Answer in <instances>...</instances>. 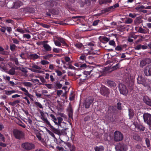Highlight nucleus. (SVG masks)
<instances>
[{
  "instance_id": "f257e3e1",
  "label": "nucleus",
  "mask_w": 151,
  "mask_h": 151,
  "mask_svg": "<svg viewBox=\"0 0 151 151\" xmlns=\"http://www.w3.org/2000/svg\"><path fill=\"white\" fill-rule=\"evenodd\" d=\"M92 70L89 71H84L81 74L77 75L79 76L77 78L79 79V80L80 82H79V85L82 84L86 80L91 77V73Z\"/></svg>"
},
{
  "instance_id": "f03ea898",
  "label": "nucleus",
  "mask_w": 151,
  "mask_h": 151,
  "mask_svg": "<svg viewBox=\"0 0 151 151\" xmlns=\"http://www.w3.org/2000/svg\"><path fill=\"white\" fill-rule=\"evenodd\" d=\"M21 147L23 150L29 151L34 149L35 146L33 143L26 142L22 143L21 145Z\"/></svg>"
},
{
  "instance_id": "7ed1b4c3",
  "label": "nucleus",
  "mask_w": 151,
  "mask_h": 151,
  "mask_svg": "<svg viewBox=\"0 0 151 151\" xmlns=\"http://www.w3.org/2000/svg\"><path fill=\"white\" fill-rule=\"evenodd\" d=\"M13 134L15 138L18 139H23L24 138V133L22 131L17 129H14Z\"/></svg>"
},
{
  "instance_id": "20e7f679",
  "label": "nucleus",
  "mask_w": 151,
  "mask_h": 151,
  "mask_svg": "<svg viewBox=\"0 0 151 151\" xmlns=\"http://www.w3.org/2000/svg\"><path fill=\"white\" fill-rule=\"evenodd\" d=\"M123 139V135L120 132L116 130L114 133V139L115 142L121 141Z\"/></svg>"
},
{
  "instance_id": "39448f33",
  "label": "nucleus",
  "mask_w": 151,
  "mask_h": 151,
  "mask_svg": "<svg viewBox=\"0 0 151 151\" xmlns=\"http://www.w3.org/2000/svg\"><path fill=\"white\" fill-rule=\"evenodd\" d=\"M100 93L102 95L106 97H109L110 91L108 88L104 86H102L100 89Z\"/></svg>"
},
{
  "instance_id": "423d86ee",
  "label": "nucleus",
  "mask_w": 151,
  "mask_h": 151,
  "mask_svg": "<svg viewBox=\"0 0 151 151\" xmlns=\"http://www.w3.org/2000/svg\"><path fill=\"white\" fill-rule=\"evenodd\" d=\"M119 89L120 93L123 95H126L128 93L126 86L123 84L121 83L119 85Z\"/></svg>"
},
{
  "instance_id": "0eeeda50",
  "label": "nucleus",
  "mask_w": 151,
  "mask_h": 151,
  "mask_svg": "<svg viewBox=\"0 0 151 151\" xmlns=\"http://www.w3.org/2000/svg\"><path fill=\"white\" fill-rule=\"evenodd\" d=\"M137 83L139 84H142L144 87H147L149 85V83L145 78L140 76L137 79Z\"/></svg>"
},
{
  "instance_id": "6e6552de",
  "label": "nucleus",
  "mask_w": 151,
  "mask_h": 151,
  "mask_svg": "<svg viewBox=\"0 0 151 151\" xmlns=\"http://www.w3.org/2000/svg\"><path fill=\"white\" fill-rule=\"evenodd\" d=\"M118 150L120 151H127L128 150L127 145L123 142L119 143L117 145Z\"/></svg>"
},
{
  "instance_id": "1a4fd4ad",
  "label": "nucleus",
  "mask_w": 151,
  "mask_h": 151,
  "mask_svg": "<svg viewBox=\"0 0 151 151\" xmlns=\"http://www.w3.org/2000/svg\"><path fill=\"white\" fill-rule=\"evenodd\" d=\"M144 73L147 76H151V65L146 67L144 70Z\"/></svg>"
},
{
  "instance_id": "9d476101",
  "label": "nucleus",
  "mask_w": 151,
  "mask_h": 151,
  "mask_svg": "<svg viewBox=\"0 0 151 151\" xmlns=\"http://www.w3.org/2000/svg\"><path fill=\"white\" fill-rule=\"evenodd\" d=\"M32 68H31L29 69V70H31V71L35 72V73H41V72L40 70H37L35 69H38V70H40L41 69V68L38 66L34 64L32 66Z\"/></svg>"
},
{
  "instance_id": "9b49d317",
  "label": "nucleus",
  "mask_w": 151,
  "mask_h": 151,
  "mask_svg": "<svg viewBox=\"0 0 151 151\" xmlns=\"http://www.w3.org/2000/svg\"><path fill=\"white\" fill-rule=\"evenodd\" d=\"M66 146L69 148L70 151H75L76 150L75 146L68 142H66L65 145L63 146L65 148H66Z\"/></svg>"
},
{
  "instance_id": "f8f14e48",
  "label": "nucleus",
  "mask_w": 151,
  "mask_h": 151,
  "mask_svg": "<svg viewBox=\"0 0 151 151\" xmlns=\"http://www.w3.org/2000/svg\"><path fill=\"white\" fill-rule=\"evenodd\" d=\"M94 99L91 97H89L87 99L85 102V105L86 108H88L89 107L93 101Z\"/></svg>"
},
{
  "instance_id": "ddd939ff",
  "label": "nucleus",
  "mask_w": 151,
  "mask_h": 151,
  "mask_svg": "<svg viewBox=\"0 0 151 151\" xmlns=\"http://www.w3.org/2000/svg\"><path fill=\"white\" fill-rule=\"evenodd\" d=\"M68 115L69 118L73 119V111L70 103L69 104L68 107L67 109Z\"/></svg>"
},
{
  "instance_id": "4468645a",
  "label": "nucleus",
  "mask_w": 151,
  "mask_h": 151,
  "mask_svg": "<svg viewBox=\"0 0 151 151\" xmlns=\"http://www.w3.org/2000/svg\"><path fill=\"white\" fill-rule=\"evenodd\" d=\"M144 102L147 105L151 106V99L146 96H144L142 99Z\"/></svg>"
},
{
  "instance_id": "2eb2a0df",
  "label": "nucleus",
  "mask_w": 151,
  "mask_h": 151,
  "mask_svg": "<svg viewBox=\"0 0 151 151\" xmlns=\"http://www.w3.org/2000/svg\"><path fill=\"white\" fill-rule=\"evenodd\" d=\"M55 4V2L53 1H47L44 4V5L46 7L52 8L53 7Z\"/></svg>"
},
{
  "instance_id": "dca6fc26",
  "label": "nucleus",
  "mask_w": 151,
  "mask_h": 151,
  "mask_svg": "<svg viewBox=\"0 0 151 151\" xmlns=\"http://www.w3.org/2000/svg\"><path fill=\"white\" fill-rule=\"evenodd\" d=\"M50 127L52 129V131L54 133L58 134V135L60 136L63 134V131L62 130H60L59 129H55L52 126V127Z\"/></svg>"
},
{
  "instance_id": "f3484780",
  "label": "nucleus",
  "mask_w": 151,
  "mask_h": 151,
  "mask_svg": "<svg viewBox=\"0 0 151 151\" xmlns=\"http://www.w3.org/2000/svg\"><path fill=\"white\" fill-rule=\"evenodd\" d=\"M99 39L101 42L104 44H106L109 42L110 38L105 36H100L99 37Z\"/></svg>"
},
{
  "instance_id": "a211bd4d",
  "label": "nucleus",
  "mask_w": 151,
  "mask_h": 151,
  "mask_svg": "<svg viewBox=\"0 0 151 151\" xmlns=\"http://www.w3.org/2000/svg\"><path fill=\"white\" fill-rule=\"evenodd\" d=\"M22 5V3L20 1H17L15 2H14L13 9H17Z\"/></svg>"
},
{
  "instance_id": "6ab92c4d",
  "label": "nucleus",
  "mask_w": 151,
  "mask_h": 151,
  "mask_svg": "<svg viewBox=\"0 0 151 151\" xmlns=\"http://www.w3.org/2000/svg\"><path fill=\"white\" fill-rule=\"evenodd\" d=\"M136 128L137 129V132L144 131L145 129V127L144 126L140 124H137L135 126Z\"/></svg>"
},
{
  "instance_id": "aec40b11",
  "label": "nucleus",
  "mask_w": 151,
  "mask_h": 151,
  "mask_svg": "<svg viewBox=\"0 0 151 151\" xmlns=\"http://www.w3.org/2000/svg\"><path fill=\"white\" fill-rule=\"evenodd\" d=\"M114 10L112 6L104 9L101 11L103 13L113 12Z\"/></svg>"
},
{
  "instance_id": "412c9836",
  "label": "nucleus",
  "mask_w": 151,
  "mask_h": 151,
  "mask_svg": "<svg viewBox=\"0 0 151 151\" xmlns=\"http://www.w3.org/2000/svg\"><path fill=\"white\" fill-rule=\"evenodd\" d=\"M79 61L81 63H84V62H87L86 56L84 55H81L80 57L79 58Z\"/></svg>"
},
{
  "instance_id": "4be33fe9",
  "label": "nucleus",
  "mask_w": 151,
  "mask_h": 151,
  "mask_svg": "<svg viewBox=\"0 0 151 151\" xmlns=\"http://www.w3.org/2000/svg\"><path fill=\"white\" fill-rule=\"evenodd\" d=\"M135 29L139 33L144 34H146L147 33V31L141 27H135Z\"/></svg>"
},
{
  "instance_id": "5701e85b",
  "label": "nucleus",
  "mask_w": 151,
  "mask_h": 151,
  "mask_svg": "<svg viewBox=\"0 0 151 151\" xmlns=\"http://www.w3.org/2000/svg\"><path fill=\"white\" fill-rule=\"evenodd\" d=\"M58 40L60 42V43H61L63 44V46L66 47H69V45L66 43L65 42L66 40L65 39L62 37H59Z\"/></svg>"
},
{
  "instance_id": "b1692460",
  "label": "nucleus",
  "mask_w": 151,
  "mask_h": 151,
  "mask_svg": "<svg viewBox=\"0 0 151 151\" xmlns=\"http://www.w3.org/2000/svg\"><path fill=\"white\" fill-rule=\"evenodd\" d=\"M63 120V118L60 117H58L56 118V120H53L54 123L57 125H58V126H61V124Z\"/></svg>"
},
{
  "instance_id": "393cba45",
  "label": "nucleus",
  "mask_w": 151,
  "mask_h": 151,
  "mask_svg": "<svg viewBox=\"0 0 151 151\" xmlns=\"http://www.w3.org/2000/svg\"><path fill=\"white\" fill-rule=\"evenodd\" d=\"M108 111H109L112 113H114L116 112L117 109L116 106H109V108Z\"/></svg>"
},
{
  "instance_id": "a878e982",
  "label": "nucleus",
  "mask_w": 151,
  "mask_h": 151,
  "mask_svg": "<svg viewBox=\"0 0 151 151\" xmlns=\"http://www.w3.org/2000/svg\"><path fill=\"white\" fill-rule=\"evenodd\" d=\"M148 60L150 61L151 60L149 58H147L142 60L140 63V66L141 67H143L146 65L147 64V61Z\"/></svg>"
},
{
  "instance_id": "bb28decb",
  "label": "nucleus",
  "mask_w": 151,
  "mask_h": 151,
  "mask_svg": "<svg viewBox=\"0 0 151 151\" xmlns=\"http://www.w3.org/2000/svg\"><path fill=\"white\" fill-rule=\"evenodd\" d=\"M108 86L110 87H115L116 86V84L113 81L108 80L107 81Z\"/></svg>"
},
{
  "instance_id": "cd10ccee",
  "label": "nucleus",
  "mask_w": 151,
  "mask_h": 151,
  "mask_svg": "<svg viewBox=\"0 0 151 151\" xmlns=\"http://www.w3.org/2000/svg\"><path fill=\"white\" fill-rule=\"evenodd\" d=\"M86 5L87 6H90L91 4H94L97 0H85Z\"/></svg>"
},
{
  "instance_id": "c85d7f7f",
  "label": "nucleus",
  "mask_w": 151,
  "mask_h": 151,
  "mask_svg": "<svg viewBox=\"0 0 151 151\" xmlns=\"http://www.w3.org/2000/svg\"><path fill=\"white\" fill-rule=\"evenodd\" d=\"M30 58L32 59L35 60L37 59L40 57V56L37 54L35 53L34 54H31L29 55Z\"/></svg>"
},
{
  "instance_id": "c756f323",
  "label": "nucleus",
  "mask_w": 151,
  "mask_h": 151,
  "mask_svg": "<svg viewBox=\"0 0 151 151\" xmlns=\"http://www.w3.org/2000/svg\"><path fill=\"white\" fill-rule=\"evenodd\" d=\"M43 47L46 51H50L52 50L51 47L48 44H44Z\"/></svg>"
},
{
  "instance_id": "7c9ffc66",
  "label": "nucleus",
  "mask_w": 151,
  "mask_h": 151,
  "mask_svg": "<svg viewBox=\"0 0 151 151\" xmlns=\"http://www.w3.org/2000/svg\"><path fill=\"white\" fill-rule=\"evenodd\" d=\"M74 46L78 49H80L83 46L82 43L78 42L75 43L74 44Z\"/></svg>"
},
{
  "instance_id": "2f4dec72",
  "label": "nucleus",
  "mask_w": 151,
  "mask_h": 151,
  "mask_svg": "<svg viewBox=\"0 0 151 151\" xmlns=\"http://www.w3.org/2000/svg\"><path fill=\"white\" fill-rule=\"evenodd\" d=\"M6 6L9 9H13L14 2L12 1H9L6 4Z\"/></svg>"
},
{
  "instance_id": "473e14b6",
  "label": "nucleus",
  "mask_w": 151,
  "mask_h": 151,
  "mask_svg": "<svg viewBox=\"0 0 151 151\" xmlns=\"http://www.w3.org/2000/svg\"><path fill=\"white\" fill-rule=\"evenodd\" d=\"M128 111L129 115V119H131L133 118L134 115V111L132 109H129Z\"/></svg>"
},
{
  "instance_id": "72a5a7b5",
  "label": "nucleus",
  "mask_w": 151,
  "mask_h": 151,
  "mask_svg": "<svg viewBox=\"0 0 151 151\" xmlns=\"http://www.w3.org/2000/svg\"><path fill=\"white\" fill-rule=\"evenodd\" d=\"M111 1V0H99V4L101 5L110 3Z\"/></svg>"
},
{
  "instance_id": "f704fd0d",
  "label": "nucleus",
  "mask_w": 151,
  "mask_h": 151,
  "mask_svg": "<svg viewBox=\"0 0 151 151\" xmlns=\"http://www.w3.org/2000/svg\"><path fill=\"white\" fill-rule=\"evenodd\" d=\"M94 149L95 151H104V148L103 146H96Z\"/></svg>"
},
{
  "instance_id": "c9c22d12",
  "label": "nucleus",
  "mask_w": 151,
  "mask_h": 151,
  "mask_svg": "<svg viewBox=\"0 0 151 151\" xmlns=\"http://www.w3.org/2000/svg\"><path fill=\"white\" fill-rule=\"evenodd\" d=\"M24 94L26 95L28 97H29L30 99L31 100L33 101V99L32 97L33 96L32 95L30 94L28 90H27L24 92Z\"/></svg>"
},
{
  "instance_id": "e433bc0d",
  "label": "nucleus",
  "mask_w": 151,
  "mask_h": 151,
  "mask_svg": "<svg viewBox=\"0 0 151 151\" xmlns=\"http://www.w3.org/2000/svg\"><path fill=\"white\" fill-rule=\"evenodd\" d=\"M25 11L29 12L30 13H32L35 12L34 8L32 7H28L25 9Z\"/></svg>"
},
{
  "instance_id": "4c0bfd02",
  "label": "nucleus",
  "mask_w": 151,
  "mask_h": 151,
  "mask_svg": "<svg viewBox=\"0 0 151 151\" xmlns=\"http://www.w3.org/2000/svg\"><path fill=\"white\" fill-rule=\"evenodd\" d=\"M42 120L44 121V123H46L47 125L49 127H52V126L50 124L49 122L48 121L47 119L46 118H45L44 117H42Z\"/></svg>"
},
{
  "instance_id": "58836bf2",
  "label": "nucleus",
  "mask_w": 151,
  "mask_h": 151,
  "mask_svg": "<svg viewBox=\"0 0 151 151\" xmlns=\"http://www.w3.org/2000/svg\"><path fill=\"white\" fill-rule=\"evenodd\" d=\"M7 52L5 51L4 48L0 46V54L3 55H5L7 54Z\"/></svg>"
},
{
  "instance_id": "ea45409f",
  "label": "nucleus",
  "mask_w": 151,
  "mask_h": 151,
  "mask_svg": "<svg viewBox=\"0 0 151 151\" xmlns=\"http://www.w3.org/2000/svg\"><path fill=\"white\" fill-rule=\"evenodd\" d=\"M120 67V65L119 63L116 64L115 65L111 67L112 71L116 70L117 69L119 68Z\"/></svg>"
},
{
  "instance_id": "a19ab883",
  "label": "nucleus",
  "mask_w": 151,
  "mask_h": 151,
  "mask_svg": "<svg viewBox=\"0 0 151 151\" xmlns=\"http://www.w3.org/2000/svg\"><path fill=\"white\" fill-rule=\"evenodd\" d=\"M8 73L11 75H13L15 73V70L14 68H12L8 72Z\"/></svg>"
},
{
  "instance_id": "79ce46f5",
  "label": "nucleus",
  "mask_w": 151,
  "mask_h": 151,
  "mask_svg": "<svg viewBox=\"0 0 151 151\" xmlns=\"http://www.w3.org/2000/svg\"><path fill=\"white\" fill-rule=\"evenodd\" d=\"M133 138L135 140L139 141L141 140V138L139 135L138 134H134L133 136Z\"/></svg>"
},
{
  "instance_id": "37998d69",
  "label": "nucleus",
  "mask_w": 151,
  "mask_h": 151,
  "mask_svg": "<svg viewBox=\"0 0 151 151\" xmlns=\"http://www.w3.org/2000/svg\"><path fill=\"white\" fill-rule=\"evenodd\" d=\"M133 22L132 19L130 18H127L125 20L124 23L127 24H130L132 23Z\"/></svg>"
},
{
  "instance_id": "c03bdc74",
  "label": "nucleus",
  "mask_w": 151,
  "mask_h": 151,
  "mask_svg": "<svg viewBox=\"0 0 151 151\" xmlns=\"http://www.w3.org/2000/svg\"><path fill=\"white\" fill-rule=\"evenodd\" d=\"M109 45L114 47L116 46V44L115 41L113 40H109Z\"/></svg>"
},
{
  "instance_id": "a18cd8bd",
  "label": "nucleus",
  "mask_w": 151,
  "mask_h": 151,
  "mask_svg": "<svg viewBox=\"0 0 151 151\" xmlns=\"http://www.w3.org/2000/svg\"><path fill=\"white\" fill-rule=\"evenodd\" d=\"M54 141H56V143L58 145H60V144L63 143V144L65 145L66 142H65L63 141H62L61 139H60V140H58L56 138H55V139H54Z\"/></svg>"
},
{
  "instance_id": "49530a36",
  "label": "nucleus",
  "mask_w": 151,
  "mask_h": 151,
  "mask_svg": "<svg viewBox=\"0 0 151 151\" xmlns=\"http://www.w3.org/2000/svg\"><path fill=\"white\" fill-rule=\"evenodd\" d=\"M19 103L20 100L19 99V100H16L13 102H10L9 104L13 106H15L17 104H19L18 103Z\"/></svg>"
},
{
  "instance_id": "de8ad7c7",
  "label": "nucleus",
  "mask_w": 151,
  "mask_h": 151,
  "mask_svg": "<svg viewBox=\"0 0 151 151\" xmlns=\"http://www.w3.org/2000/svg\"><path fill=\"white\" fill-rule=\"evenodd\" d=\"M53 55L52 54H48L43 56V58L45 60H48L50 58L52 57Z\"/></svg>"
},
{
  "instance_id": "09e8293b",
  "label": "nucleus",
  "mask_w": 151,
  "mask_h": 151,
  "mask_svg": "<svg viewBox=\"0 0 151 151\" xmlns=\"http://www.w3.org/2000/svg\"><path fill=\"white\" fill-rule=\"evenodd\" d=\"M2 21L7 23H11L12 24H13L14 23V21L11 19H4V20H2Z\"/></svg>"
},
{
  "instance_id": "8fccbe9b",
  "label": "nucleus",
  "mask_w": 151,
  "mask_h": 151,
  "mask_svg": "<svg viewBox=\"0 0 151 151\" xmlns=\"http://www.w3.org/2000/svg\"><path fill=\"white\" fill-rule=\"evenodd\" d=\"M145 143L146 144L147 146V147L148 148L150 149V141L149 139L147 138H146L145 139Z\"/></svg>"
},
{
  "instance_id": "3c124183",
  "label": "nucleus",
  "mask_w": 151,
  "mask_h": 151,
  "mask_svg": "<svg viewBox=\"0 0 151 151\" xmlns=\"http://www.w3.org/2000/svg\"><path fill=\"white\" fill-rule=\"evenodd\" d=\"M116 108L119 110H121L122 109V104L121 103L120 101H118L116 104Z\"/></svg>"
},
{
  "instance_id": "603ef678",
  "label": "nucleus",
  "mask_w": 151,
  "mask_h": 151,
  "mask_svg": "<svg viewBox=\"0 0 151 151\" xmlns=\"http://www.w3.org/2000/svg\"><path fill=\"white\" fill-rule=\"evenodd\" d=\"M23 85L25 86H27L29 87H31L32 86V84L31 83L27 82H23Z\"/></svg>"
},
{
  "instance_id": "864d4df0",
  "label": "nucleus",
  "mask_w": 151,
  "mask_h": 151,
  "mask_svg": "<svg viewBox=\"0 0 151 151\" xmlns=\"http://www.w3.org/2000/svg\"><path fill=\"white\" fill-rule=\"evenodd\" d=\"M37 77L40 78V81L42 83H45L46 82V81L42 76H39Z\"/></svg>"
},
{
  "instance_id": "5fc2aeb1",
  "label": "nucleus",
  "mask_w": 151,
  "mask_h": 151,
  "mask_svg": "<svg viewBox=\"0 0 151 151\" xmlns=\"http://www.w3.org/2000/svg\"><path fill=\"white\" fill-rule=\"evenodd\" d=\"M62 86V85L60 83H57L55 85V87L56 89H60Z\"/></svg>"
},
{
  "instance_id": "6e6d98bb",
  "label": "nucleus",
  "mask_w": 151,
  "mask_h": 151,
  "mask_svg": "<svg viewBox=\"0 0 151 151\" xmlns=\"http://www.w3.org/2000/svg\"><path fill=\"white\" fill-rule=\"evenodd\" d=\"M62 50L61 49L54 48L53 49V52L55 53H59Z\"/></svg>"
},
{
  "instance_id": "4d7b16f0",
  "label": "nucleus",
  "mask_w": 151,
  "mask_h": 151,
  "mask_svg": "<svg viewBox=\"0 0 151 151\" xmlns=\"http://www.w3.org/2000/svg\"><path fill=\"white\" fill-rule=\"evenodd\" d=\"M55 44L56 46H58V47H60L61 45L60 42V41L57 40H54V41Z\"/></svg>"
},
{
  "instance_id": "13d9d810",
  "label": "nucleus",
  "mask_w": 151,
  "mask_h": 151,
  "mask_svg": "<svg viewBox=\"0 0 151 151\" xmlns=\"http://www.w3.org/2000/svg\"><path fill=\"white\" fill-rule=\"evenodd\" d=\"M41 64L43 65H45L49 64V62L46 60H43L41 61Z\"/></svg>"
},
{
  "instance_id": "bf43d9fd",
  "label": "nucleus",
  "mask_w": 151,
  "mask_h": 151,
  "mask_svg": "<svg viewBox=\"0 0 151 151\" xmlns=\"http://www.w3.org/2000/svg\"><path fill=\"white\" fill-rule=\"evenodd\" d=\"M35 104L37 106L39 107L40 108L42 109L43 108V106L42 104L39 102H35Z\"/></svg>"
},
{
  "instance_id": "052dcab7",
  "label": "nucleus",
  "mask_w": 151,
  "mask_h": 151,
  "mask_svg": "<svg viewBox=\"0 0 151 151\" xmlns=\"http://www.w3.org/2000/svg\"><path fill=\"white\" fill-rule=\"evenodd\" d=\"M19 70L24 73H26L28 72L26 69L24 67L20 68L19 69Z\"/></svg>"
},
{
  "instance_id": "680f3d73",
  "label": "nucleus",
  "mask_w": 151,
  "mask_h": 151,
  "mask_svg": "<svg viewBox=\"0 0 151 151\" xmlns=\"http://www.w3.org/2000/svg\"><path fill=\"white\" fill-rule=\"evenodd\" d=\"M6 4V2L4 0H0V5L1 7L4 6Z\"/></svg>"
},
{
  "instance_id": "e2e57ef3",
  "label": "nucleus",
  "mask_w": 151,
  "mask_h": 151,
  "mask_svg": "<svg viewBox=\"0 0 151 151\" xmlns=\"http://www.w3.org/2000/svg\"><path fill=\"white\" fill-rule=\"evenodd\" d=\"M16 46L15 44L11 45L10 46V50L12 51H14L16 48Z\"/></svg>"
},
{
  "instance_id": "0e129e2a",
  "label": "nucleus",
  "mask_w": 151,
  "mask_h": 151,
  "mask_svg": "<svg viewBox=\"0 0 151 151\" xmlns=\"http://www.w3.org/2000/svg\"><path fill=\"white\" fill-rule=\"evenodd\" d=\"M100 22V20L99 19H97L94 21L93 22L92 25L93 26H96L98 25V23Z\"/></svg>"
},
{
  "instance_id": "69168bd1",
  "label": "nucleus",
  "mask_w": 151,
  "mask_h": 151,
  "mask_svg": "<svg viewBox=\"0 0 151 151\" xmlns=\"http://www.w3.org/2000/svg\"><path fill=\"white\" fill-rule=\"evenodd\" d=\"M12 40L13 41V43L15 44H19V41L17 39L13 38L12 39Z\"/></svg>"
},
{
  "instance_id": "338daca9",
  "label": "nucleus",
  "mask_w": 151,
  "mask_h": 151,
  "mask_svg": "<svg viewBox=\"0 0 151 151\" xmlns=\"http://www.w3.org/2000/svg\"><path fill=\"white\" fill-rule=\"evenodd\" d=\"M82 16H73L72 17V19H74L75 20H78L79 18L81 17H82Z\"/></svg>"
},
{
  "instance_id": "774afa93",
  "label": "nucleus",
  "mask_w": 151,
  "mask_h": 151,
  "mask_svg": "<svg viewBox=\"0 0 151 151\" xmlns=\"http://www.w3.org/2000/svg\"><path fill=\"white\" fill-rule=\"evenodd\" d=\"M79 3L80 5V6L81 7H83L84 6L85 4H86V1H83L82 0L79 1Z\"/></svg>"
}]
</instances>
